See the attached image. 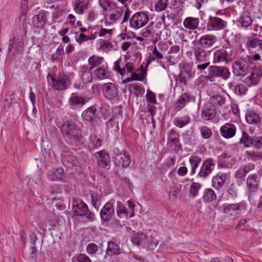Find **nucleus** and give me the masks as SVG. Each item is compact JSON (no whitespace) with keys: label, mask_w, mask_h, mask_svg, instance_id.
I'll use <instances>...</instances> for the list:
<instances>
[{"label":"nucleus","mask_w":262,"mask_h":262,"mask_svg":"<svg viewBox=\"0 0 262 262\" xmlns=\"http://www.w3.org/2000/svg\"><path fill=\"white\" fill-rule=\"evenodd\" d=\"M258 182V176L256 174L254 173L248 176L246 182L248 190L251 192L255 191L257 188Z\"/></svg>","instance_id":"c85d7f7f"},{"label":"nucleus","mask_w":262,"mask_h":262,"mask_svg":"<svg viewBox=\"0 0 262 262\" xmlns=\"http://www.w3.org/2000/svg\"><path fill=\"white\" fill-rule=\"evenodd\" d=\"M216 195L215 192L211 189H206L204 191L203 196V201L206 202H210L215 200Z\"/></svg>","instance_id":"58836bf2"},{"label":"nucleus","mask_w":262,"mask_h":262,"mask_svg":"<svg viewBox=\"0 0 262 262\" xmlns=\"http://www.w3.org/2000/svg\"><path fill=\"white\" fill-rule=\"evenodd\" d=\"M215 109L212 104H207L204 105L201 112V117L204 120H211L215 117Z\"/></svg>","instance_id":"6ab92c4d"},{"label":"nucleus","mask_w":262,"mask_h":262,"mask_svg":"<svg viewBox=\"0 0 262 262\" xmlns=\"http://www.w3.org/2000/svg\"><path fill=\"white\" fill-rule=\"evenodd\" d=\"M215 165V162L212 159H208L205 160L201 167L198 176L200 177L206 178L213 170Z\"/></svg>","instance_id":"f8f14e48"},{"label":"nucleus","mask_w":262,"mask_h":262,"mask_svg":"<svg viewBox=\"0 0 262 262\" xmlns=\"http://www.w3.org/2000/svg\"><path fill=\"white\" fill-rule=\"evenodd\" d=\"M262 77V70L258 67L252 68L250 75L244 80L245 83L249 86L256 85Z\"/></svg>","instance_id":"6e6552de"},{"label":"nucleus","mask_w":262,"mask_h":262,"mask_svg":"<svg viewBox=\"0 0 262 262\" xmlns=\"http://www.w3.org/2000/svg\"><path fill=\"white\" fill-rule=\"evenodd\" d=\"M74 9L77 13L82 14L88 9L89 2L88 0H74Z\"/></svg>","instance_id":"cd10ccee"},{"label":"nucleus","mask_w":262,"mask_h":262,"mask_svg":"<svg viewBox=\"0 0 262 262\" xmlns=\"http://www.w3.org/2000/svg\"><path fill=\"white\" fill-rule=\"evenodd\" d=\"M234 205L235 215L242 213L246 208V205L244 202H240L237 204H234Z\"/></svg>","instance_id":"603ef678"},{"label":"nucleus","mask_w":262,"mask_h":262,"mask_svg":"<svg viewBox=\"0 0 262 262\" xmlns=\"http://www.w3.org/2000/svg\"><path fill=\"white\" fill-rule=\"evenodd\" d=\"M230 48L226 47L216 51L214 53L213 62L217 63L223 61L228 62L231 60Z\"/></svg>","instance_id":"0eeeda50"},{"label":"nucleus","mask_w":262,"mask_h":262,"mask_svg":"<svg viewBox=\"0 0 262 262\" xmlns=\"http://www.w3.org/2000/svg\"><path fill=\"white\" fill-rule=\"evenodd\" d=\"M91 143L96 148L100 147L102 144V141L100 138L96 137H91Z\"/></svg>","instance_id":"774afa93"},{"label":"nucleus","mask_w":262,"mask_h":262,"mask_svg":"<svg viewBox=\"0 0 262 262\" xmlns=\"http://www.w3.org/2000/svg\"><path fill=\"white\" fill-rule=\"evenodd\" d=\"M224 212L226 214L230 215H235V208L234 204H231L229 205H225L223 206Z\"/></svg>","instance_id":"4d7b16f0"},{"label":"nucleus","mask_w":262,"mask_h":262,"mask_svg":"<svg viewBox=\"0 0 262 262\" xmlns=\"http://www.w3.org/2000/svg\"><path fill=\"white\" fill-rule=\"evenodd\" d=\"M63 53V49L62 47L59 46L56 50V52L52 55V60L55 61L56 59H59L62 54Z\"/></svg>","instance_id":"0e129e2a"},{"label":"nucleus","mask_w":262,"mask_h":262,"mask_svg":"<svg viewBox=\"0 0 262 262\" xmlns=\"http://www.w3.org/2000/svg\"><path fill=\"white\" fill-rule=\"evenodd\" d=\"M239 22L242 27H247L251 25L252 20L249 16L245 15L240 17Z\"/></svg>","instance_id":"5fc2aeb1"},{"label":"nucleus","mask_w":262,"mask_h":262,"mask_svg":"<svg viewBox=\"0 0 262 262\" xmlns=\"http://www.w3.org/2000/svg\"><path fill=\"white\" fill-rule=\"evenodd\" d=\"M199 130L202 137L205 139H209L212 135L211 129L206 126H200L199 127Z\"/></svg>","instance_id":"8fccbe9b"},{"label":"nucleus","mask_w":262,"mask_h":262,"mask_svg":"<svg viewBox=\"0 0 262 262\" xmlns=\"http://www.w3.org/2000/svg\"><path fill=\"white\" fill-rule=\"evenodd\" d=\"M96 38L95 34L87 36L85 34H76L75 36L76 40L77 42L81 43L89 40H93Z\"/></svg>","instance_id":"de8ad7c7"},{"label":"nucleus","mask_w":262,"mask_h":262,"mask_svg":"<svg viewBox=\"0 0 262 262\" xmlns=\"http://www.w3.org/2000/svg\"><path fill=\"white\" fill-rule=\"evenodd\" d=\"M255 168V165L253 163H249L242 166L235 172L236 178L243 179L250 171Z\"/></svg>","instance_id":"4be33fe9"},{"label":"nucleus","mask_w":262,"mask_h":262,"mask_svg":"<svg viewBox=\"0 0 262 262\" xmlns=\"http://www.w3.org/2000/svg\"><path fill=\"white\" fill-rule=\"evenodd\" d=\"M193 50L196 62L201 63L207 61V53L204 50L198 47L194 48Z\"/></svg>","instance_id":"2f4dec72"},{"label":"nucleus","mask_w":262,"mask_h":262,"mask_svg":"<svg viewBox=\"0 0 262 262\" xmlns=\"http://www.w3.org/2000/svg\"><path fill=\"white\" fill-rule=\"evenodd\" d=\"M149 21L148 16L144 12L135 13L129 19L130 27L135 30L145 26Z\"/></svg>","instance_id":"39448f33"},{"label":"nucleus","mask_w":262,"mask_h":262,"mask_svg":"<svg viewBox=\"0 0 262 262\" xmlns=\"http://www.w3.org/2000/svg\"><path fill=\"white\" fill-rule=\"evenodd\" d=\"M116 212L117 216L121 219L129 217L126 207L120 201L117 202Z\"/></svg>","instance_id":"f704fd0d"},{"label":"nucleus","mask_w":262,"mask_h":262,"mask_svg":"<svg viewBox=\"0 0 262 262\" xmlns=\"http://www.w3.org/2000/svg\"><path fill=\"white\" fill-rule=\"evenodd\" d=\"M99 3L103 11H110L115 9L116 4L110 0H99Z\"/></svg>","instance_id":"e433bc0d"},{"label":"nucleus","mask_w":262,"mask_h":262,"mask_svg":"<svg viewBox=\"0 0 262 262\" xmlns=\"http://www.w3.org/2000/svg\"><path fill=\"white\" fill-rule=\"evenodd\" d=\"M248 157L251 158L253 161H256L262 158V155L261 153L258 152H251V151H247L246 152Z\"/></svg>","instance_id":"bf43d9fd"},{"label":"nucleus","mask_w":262,"mask_h":262,"mask_svg":"<svg viewBox=\"0 0 262 262\" xmlns=\"http://www.w3.org/2000/svg\"><path fill=\"white\" fill-rule=\"evenodd\" d=\"M100 48L104 52H107L111 49H115V46L108 40H101L100 42Z\"/></svg>","instance_id":"09e8293b"},{"label":"nucleus","mask_w":262,"mask_h":262,"mask_svg":"<svg viewBox=\"0 0 262 262\" xmlns=\"http://www.w3.org/2000/svg\"><path fill=\"white\" fill-rule=\"evenodd\" d=\"M61 132L65 138L71 142H76L79 138V128L72 121H66L62 125Z\"/></svg>","instance_id":"f257e3e1"},{"label":"nucleus","mask_w":262,"mask_h":262,"mask_svg":"<svg viewBox=\"0 0 262 262\" xmlns=\"http://www.w3.org/2000/svg\"><path fill=\"white\" fill-rule=\"evenodd\" d=\"M168 0H157L155 2V10L157 12H161L165 10L168 6Z\"/></svg>","instance_id":"c03bdc74"},{"label":"nucleus","mask_w":262,"mask_h":262,"mask_svg":"<svg viewBox=\"0 0 262 262\" xmlns=\"http://www.w3.org/2000/svg\"><path fill=\"white\" fill-rule=\"evenodd\" d=\"M167 144L170 147L174 146L178 148L181 147L180 142V135L173 129H171L168 133Z\"/></svg>","instance_id":"2eb2a0df"},{"label":"nucleus","mask_w":262,"mask_h":262,"mask_svg":"<svg viewBox=\"0 0 262 262\" xmlns=\"http://www.w3.org/2000/svg\"><path fill=\"white\" fill-rule=\"evenodd\" d=\"M228 173L220 172L216 176L212 178V187L215 189L222 188L226 181L229 178Z\"/></svg>","instance_id":"dca6fc26"},{"label":"nucleus","mask_w":262,"mask_h":262,"mask_svg":"<svg viewBox=\"0 0 262 262\" xmlns=\"http://www.w3.org/2000/svg\"><path fill=\"white\" fill-rule=\"evenodd\" d=\"M146 238V235L142 232H135L131 238L132 242L136 245H139L140 243Z\"/></svg>","instance_id":"ea45409f"},{"label":"nucleus","mask_w":262,"mask_h":262,"mask_svg":"<svg viewBox=\"0 0 262 262\" xmlns=\"http://www.w3.org/2000/svg\"><path fill=\"white\" fill-rule=\"evenodd\" d=\"M103 61V57L96 55L91 56L88 59L89 69L91 70L100 66Z\"/></svg>","instance_id":"72a5a7b5"},{"label":"nucleus","mask_w":262,"mask_h":262,"mask_svg":"<svg viewBox=\"0 0 262 262\" xmlns=\"http://www.w3.org/2000/svg\"><path fill=\"white\" fill-rule=\"evenodd\" d=\"M234 90H235V93L237 94L242 95L245 94V93L247 91V88L243 84H238L235 86Z\"/></svg>","instance_id":"69168bd1"},{"label":"nucleus","mask_w":262,"mask_h":262,"mask_svg":"<svg viewBox=\"0 0 262 262\" xmlns=\"http://www.w3.org/2000/svg\"><path fill=\"white\" fill-rule=\"evenodd\" d=\"M242 133L243 135L241 139L240 143L244 144L246 147L250 146L251 145V143H252L253 139H252L246 132L243 131Z\"/></svg>","instance_id":"3c124183"},{"label":"nucleus","mask_w":262,"mask_h":262,"mask_svg":"<svg viewBox=\"0 0 262 262\" xmlns=\"http://www.w3.org/2000/svg\"><path fill=\"white\" fill-rule=\"evenodd\" d=\"M101 89L104 96L108 99H112L118 96V89L113 83H104L102 85Z\"/></svg>","instance_id":"9b49d317"},{"label":"nucleus","mask_w":262,"mask_h":262,"mask_svg":"<svg viewBox=\"0 0 262 262\" xmlns=\"http://www.w3.org/2000/svg\"><path fill=\"white\" fill-rule=\"evenodd\" d=\"M200 24L199 18L198 17H187L183 21V25L187 29L195 30L198 29L200 30L199 27Z\"/></svg>","instance_id":"5701e85b"},{"label":"nucleus","mask_w":262,"mask_h":262,"mask_svg":"<svg viewBox=\"0 0 262 262\" xmlns=\"http://www.w3.org/2000/svg\"><path fill=\"white\" fill-rule=\"evenodd\" d=\"M227 26V22L217 17L209 16L207 24V30H220L225 28Z\"/></svg>","instance_id":"9d476101"},{"label":"nucleus","mask_w":262,"mask_h":262,"mask_svg":"<svg viewBox=\"0 0 262 262\" xmlns=\"http://www.w3.org/2000/svg\"><path fill=\"white\" fill-rule=\"evenodd\" d=\"M216 41V38L212 35H205L200 39L199 44L204 48L212 46Z\"/></svg>","instance_id":"bb28decb"},{"label":"nucleus","mask_w":262,"mask_h":262,"mask_svg":"<svg viewBox=\"0 0 262 262\" xmlns=\"http://www.w3.org/2000/svg\"><path fill=\"white\" fill-rule=\"evenodd\" d=\"M123 10L121 9H118L113 11L108 15L110 23H114L117 21L122 16Z\"/></svg>","instance_id":"a18cd8bd"},{"label":"nucleus","mask_w":262,"mask_h":262,"mask_svg":"<svg viewBox=\"0 0 262 262\" xmlns=\"http://www.w3.org/2000/svg\"><path fill=\"white\" fill-rule=\"evenodd\" d=\"M251 61L248 59H238L232 64L233 72L236 76H245L248 72Z\"/></svg>","instance_id":"20e7f679"},{"label":"nucleus","mask_w":262,"mask_h":262,"mask_svg":"<svg viewBox=\"0 0 262 262\" xmlns=\"http://www.w3.org/2000/svg\"><path fill=\"white\" fill-rule=\"evenodd\" d=\"M48 13L41 11L38 14L35 15L32 18V23L36 28H42L46 24Z\"/></svg>","instance_id":"aec40b11"},{"label":"nucleus","mask_w":262,"mask_h":262,"mask_svg":"<svg viewBox=\"0 0 262 262\" xmlns=\"http://www.w3.org/2000/svg\"><path fill=\"white\" fill-rule=\"evenodd\" d=\"M74 77V74L71 72L66 75H60L57 80L52 76H48V80L49 83L52 84L55 89L62 90L66 89L70 85Z\"/></svg>","instance_id":"f03ea898"},{"label":"nucleus","mask_w":262,"mask_h":262,"mask_svg":"<svg viewBox=\"0 0 262 262\" xmlns=\"http://www.w3.org/2000/svg\"><path fill=\"white\" fill-rule=\"evenodd\" d=\"M97 164L101 167H106L110 163L109 155L104 150H101L94 155Z\"/></svg>","instance_id":"a211bd4d"},{"label":"nucleus","mask_w":262,"mask_h":262,"mask_svg":"<svg viewBox=\"0 0 262 262\" xmlns=\"http://www.w3.org/2000/svg\"><path fill=\"white\" fill-rule=\"evenodd\" d=\"M107 252L111 254H119L121 253V249L113 242H109L107 245Z\"/></svg>","instance_id":"37998d69"},{"label":"nucleus","mask_w":262,"mask_h":262,"mask_svg":"<svg viewBox=\"0 0 262 262\" xmlns=\"http://www.w3.org/2000/svg\"><path fill=\"white\" fill-rule=\"evenodd\" d=\"M210 73L213 76L221 77L224 80L228 79L231 74L229 69L226 67L213 66L211 67Z\"/></svg>","instance_id":"ddd939ff"},{"label":"nucleus","mask_w":262,"mask_h":262,"mask_svg":"<svg viewBox=\"0 0 262 262\" xmlns=\"http://www.w3.org/2000/svg\"><path fill=\"white\" fill-rule=\"evenodd\" d=\"M21 40V37L20 38L19 37L15 36L14 34H12L9 39V50L10 51L14 47L15 43L17 45V50L20 51H21L23 47V42Z\"/></svg>","instance_id":"7c9ffc66"},{"label":"nucleus","mask_w":262,"mask_h":262,"mask_svg":"<svg viewBox=\"0 0 262 262\" xmlns=\"http://www.w3.org/2000/svg\"><path fill=\"white\" fill-rule=\"evenodd\" d=\"M98 247L95 244H89L86 247L87 252L90 254H94L98 251Z\"/></svg>","instance_id":"052dcab7"},{"label":"nucleus","mask_w":262,"mask_h":262,"mask_svg":"<svg viewBox=\"0 0 262 262\" xmlns=\"http://www.w3.org/2000/svg\"><path fill=\"white\" fill-rule=\"evenodd\" d=\"M146 98L148 102L154 104L156 103V95L154 93L148 91L146 95Z\"/></svg>","instance_id":"338daca9"},{"label":"nucleus","mask_w":262,"mask_h":262,"mask_svg":"<svg viewBox=\"0 0 262 262\" xmlns=\"http://www.w3.org/2000/svg\"><path fill=\"white\" fill-rule=\"evenodd\" d=\"M180 191V188L179 187H173L171 188L170 191L169 192V199L171 200H175Z\"/></svg>","instance_id":"13d9d810"},{"label":"nucleus","mask_w":262,"mask_h":262,"mask_svg":"<svg viewBox=\"0 0 262 262\" xmlns=\"http://www.w3.org/2000/svg\"><path fill=\"white\" fill-rule=\"evenodd\" d=\"M134 66L131 62H128L125 64V66L122 68V75H124L126 73H132L134 70Z\"/></svg>","instance_id":"680f3d73"},{"label":"nucleus","mask_w":262,"mask_h":262,"mask_svg":"<svg viewBox=\"0 0 262 262\" xmlns=\"http://www.w3.org/2000/svg\"><path fill=\"white\" fill-rule=\"evenodd\" d=\"M114 201L113 200L105 203L101 209L100 214L101 219L105 221H110L115 215V209L114 207Z\"/></svg>","instance_id":"423d86ee"},{"label":"nucleus","mask_w":262,"mask_h":262,"mask_svg":"<svg viewBox=\"0 0 262 262\" xmlns=\"http://www.w3.org/2000/svg\"><path fill=\"white\" fill-rule=\"evenodd\" d=\"M247 45L249 48L255 49L258 51L262 50V40L257 38L249 40Z\"/></svg>","instance_id":"a19ab883"},{"label":"nucleus","mask_w":262,"mask_h":262,"mask_svg":"<svg viewBox=\"0 0 262 262\" xmlns=\"http://www.w3.org/2000/svg\"><path fill=\"white\" fill-rule=\"evenodd\" d=\"M73 261H77L78 262H91L90 258L85 254H79L73 258Z\"/></svg>","instance_id":"864d4df0"},{"label":"nucleus","mask_w":262,"mask_h":262,"mask_svg":"<svg viewBox=\"0 0 262 262\" xmlns=\"http://www.w3.org/2000/svg\"><path fill=\"white\" fill-rule=\"evenodd\" d=\"M163 58V56L162 53H160L158 50L157 49L156 46H154V48L152 50V52L151 54H150L148 59L147 60V64H148L150 63L151 62H153L155 60H158L162 59Z\"/></svg>","instance_id":"c9c22d12"},{"label":"nucleus","mask_w":262,"mask_h":262,"mask_svg":"<svg viewBox=\"0 0 262 262\" xmlns=\"http://www.w3.org/2000/svg\"><path fill=\"white\" fill-rule=\"evenodd\" d=\"M189 162L191 165L190 174L193 175L195 173V169L201 162V159L197 156H191L189 158Z\"/></svg>","instance_id":"4c0bfd02"},{"label":"nucleus","mask_w":262,"mask_h":262,"mask_svg":"<svg viewBox=\"0 0 262 262\" xmlns=\"http://www.w3.org/2000/svg\"><path fill=\"white\" fill-rule=\"evenodd\" d=\"M236 131V126L232 123H225L220 128L221 135L226 139H229L234 137Z\"/></svg>","instance_id":"4468645a"},{"label":"nucleus","mask_w":262,"mask_h":262,"mask_svg":"<svg viewBox=\"0 0 262 262\" xmlns=\"http://www.w3.org/2000/svg\"><path fill=\"white\" fill-rule=\"evenodd\" d=\"M28 0H21L20 3L21 6V16H25L28 9Z\"/></svg>","instance_id":"e2e57ef3"},{"label":"nucleus","mask_w":262,"mask_h":262,"mask_svg":"<svg viewBox=\"0 0 262 262\" xmlns=\"http://www.w3.org/2000/svg\"><path fill=\"white\" fill-rule=\"evenodd\" d=\"M190 121V118L187 115L181 117H176L174 118L173 124L179 128H182L188 124Z\"/></svg>","instance_id":"473e14b6"},{"label":"nucleus","mask_w":262,"mask_h":262,"mask_svg":"<svg viewBox=\"0 0 262 262\" xmlns=\"http://www.w3.org/2000/svg\"><path fill=\"white\" fill-rule=\"evenodd\" d=\"M246 119L249 124L259 125L262 123V117L253 110L248 111L246 113Z\"/></svg>","instance_id":"f3484780"},{"label":"nucleus","mask_w":262,"mask_h":262,"mask_svg":"<svg viewBox=\"0 0 262 262\" xmlns=\"http://www.w3.org/2000/svg\"><path fill=\"white\" fill-rule=\"evenodd\" d=\"M202 187V185L199 183L192 182L190 187L189 195L193 198H195L199 194V191Z\"/></svg>","instance_id":"79ce46f5"},{"label":"nucleus","mask_w":262,"mask_h":262,"mask_svg":"<svg viewBox=\"0 0 262 262\" xmlns=\"http://www.w3.org/2000/svg\"><path fill=\"white\" fill-rule=\"evenodd\" d=\"M72 210L75 215H84L91 221L95 220V214L88 210L86 204L80 199L75 198L73 200Z\"/></svg>","instance_id":"7ed1b4c3"},{"label":"nucleus","mask_w":262,"mask_h":262,"mask_svg":"<svg viewBox=\"0 0 262 262\" xmlns=\"http://www.w3.org/2000/svg\"><path fill=\"white\" fill-rule=\"evenodd\" d=\"M88 159V156L85 155L83 159H78L76 157L70 154L63 156L62 162L63 165L68 168H72L74 166H78L80 163L82 164V161L85 162Z\"/></svg>","instance_id":"1a4fd4ad"},{"label":"nucleus","mask_w":262,"mask_h":262,"mask_svg":"<svg viewBox=\"0 0 262 262\" xmlns=\"http://www.w3.org/2000/svg\"><path fill=\"white\" fill-rule=\"evenodd\" d=\"M85 99L84 98L79 96L75 93L72 94L69 100V105L73 109H75L80 106L83 105L85 104Z\"/></svg>","instance_id":"393cba45"},{"label":"nucleus","mask_w":262,"mask_h":262,"mask_svg":"<svg viewBox=\"0 0 262 262\" xmlns=\"http://www.w3.org/2000/svg\"><path fill=\"white\" fill-rule=\"evenodd\" d=\"M163 25H164V24L160 21L156 24H155L154 22H152L146 28V31L147 32V33H152V32H155L156 30H154V28L161 29L163 27Z\"/></svg>","instance_id":"6e6d98bb"},{"label":"nucleus","mask_w":262,"mask_h":262,"mask_svg":"<svg viewBox=\"0 0 262 262\" xmlns=\"http://www.w3.org/2000/svg\"><path fill=\"white\" fill-rule=\"evenodd\" d=\"M115 163L118 166L126 167L130 163V159L128 155L125 152L120 153L115 157Z\"/></svg>","instance_id":"b1692460"},{"label":"nucleus","mask_w":262,"mask_h":262,"mask_svg":"<svg viewBox=\"0 0 262 262\" xmlns=\"http://www.w3.org/2000/svg\"><path fill=\"white\" fill-rule=\"evenodd\" d=\"M94 73L96 78L99 80H103L108 78L110 76V73L108 70L107 66L102 65L101 67L96 69Z\"/></svg>","instance_id":"a878e982"},{"label":"nucleus","mask_w":262,"mask_h":262,"mask_svg":"<svg viewBox=\"0 0 262 262\" xmlns=\"http://www.w3.org/2000/svg\"><path fill=\"white\" fill-rule=\"evenodd\" d=\"M95 116V109L93 107H89L82 113V117L86 121H91Z\"/></svg>","instance_id":"49530a36"},{"label":"nucleus","mask_w":262,"mask_h":262,"mask_svg":"<svg viewBox=\"0 0 262 262\" xmlns=\"http://www.w3.org/2000/svg\"><path fill=\"white\" fill-rule=\"evenodd\" d=\"M189 101L190 97L188 94H183L181 95L175 104L174 108L176 111L181 110Z\"/></svg>","instance_id":"c756f323"},{"label":"nucleus","mask_w":262,"mask_h":262,"mask_svg":"<svg viewBox=\"0 0 262 262\" xmlns=\"http://www.w3.org/2000/svg\"><path fill=\"white\" fill-rule=\"evenodd\" d=\"M47 177L52 181L60 180L64 177V170L62 168H53L48 170Z\"/></svg>","instance_id":"412c9836"}]
</instances>
